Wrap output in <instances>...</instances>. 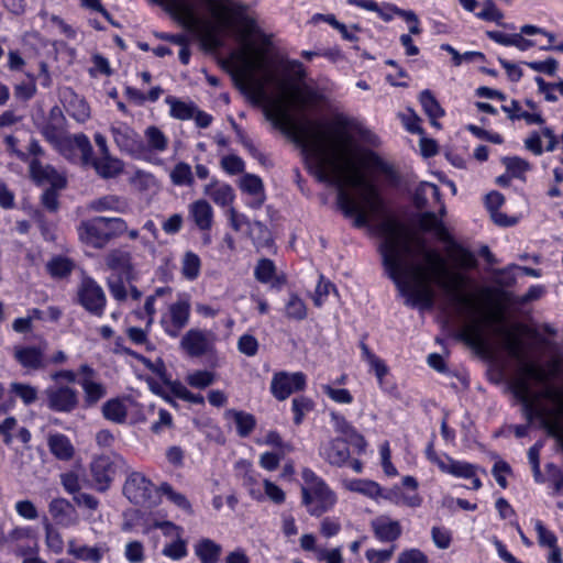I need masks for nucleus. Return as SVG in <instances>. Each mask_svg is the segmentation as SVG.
I'll list each match as a JSON object with an SVG mask.
<instances>
[{"label": "nucleus", "instance_id": "2", "mask_svg": "<svg viewBox=\"0 0 563 563\" xmlns=\"http://www.w3.org/2000/svg\"><path fill=\"white\" fill-rule=\"evenodd\" d=\"M380 232L384 236L380 246L383 263L400 292L407 297L406 303L432 307L434 291L431 283H435L472 314H479L463 328L461 338L467 345L483 350L486 345L483 324L503 323V307L494 303L484 309L475 297L462 294L464 276L450 271L445 260L437 251L428 249L426 240L411 233L404 224L388 218L380 223Z\"/></svg>", "mask_w": 563, "mask_h": 563}, {"label": "nucleus", "instance_id": "26", "mask_svg": "<svg viewBox=\"0 0 563 563\" xmlns=\"http://www.w3.org/2000/svg\"><path fill=\"white\" fill-rule=\"evenodd\" d=\"M222 547L211 539H202L195 545V553L201 563H218Z\"/></svg>", "mask_w": 563, "mask_h": 563}, {"label": "nucleus", "instance_id": "33", "mask_svg": "<svg viewBox=\"0 0 563 563\" xmlns=\"http://www.w3.org/2000/svg\"><path fill=\"white\" fill-rule=\"evenodd\" d=\"M131 253L114 249L104 257L106 265L112 271H129L131 268Z\"/></svg>", "mask_w": 563, "mask_h": 563}, {"label": "nucleus", "instance_id": "19", "mask_svg": "<svg viewBox=\"0 0 563 563\" xmlns=\"http://www.w3.org/2000/svg\"><path fill=\"white\" fill-rule=\"evenodd\" d=\"M321 455L334 466H343L349 462L350 450L346 442L342 439H334L322 445Z\"/></svg>", "mask_w": 563, "mask_h": 563}, {"label": "nucleus", "instance_id": "35", "mask_svg": "<svg viewBox=\"0 0 563 563\" xmlns=\"http://www.w3.org/2000/svg\"><path fill=\"white\" fill-rule=\"evenodd\" d=\"M448 254L451 260L460 267L471 268L476 266V258L468 250L456 244L455 242L448 247Z\"/></svg>", "mask_w": 563, "mask_h": 563}, {"label": "nucleus", "instance_id": "57", "mask_svg": "<svg viewBox=\"0 0 563 563\" xmlns=\"http://www.w3.org/2000/svg\"><path fill=\"white\" fill-rule=\"evenodd\" d=\"M386 499L393 500L397 505H406L411 508L419 507L422 503L421 497L418 494L408 496L402 492H394L385 496Z\"/></svg>", "mask_w": 563, "mask_h": 563}, {"label": "nucleus", "instance_id": "13", "mask_svg": "<svg viewBox=\"0 0 563 563\" xmlns=\"http://www.w3.org/2000/svg\"><path fill=\"white\" fill-rule=\"evenodd\" d=\"M214 335L211 331L190 329L180 340V347L191 357H199L211 352Z\"/></svg>", "mask_w": 563, "mask_h": 563}, {"label": "nucleus", "instance_id": "50", "mask_svg": "<svg viewBox=\"0 0 563 563\" xmlns=\"http://www.w3.org/2000/svg\"><path fill=\"white\" fill-rule=\"evenodd\" d=\"M234 421L240 437H247L255 427V418L251 413L233 411Z\"/></svg>", "mask_w": 563, "mask_h": 563}, {"label": "nucleus", "instance_id": "41", "mask_svg": "<svg viewBox=\"0 0 563 563\" xmlns=\"http://www.w3.org/2000/svg\"><path fill=\"white\" fill-rule=\"evenodd\" d=\"M10 390L16 397H19L25 406H30V405L34 404L37 399L36 387L29 385V384L16 383V382L11 383Z\"/></svg>", "mask_w": 563, "mask_h": 563}, {"label": "nucleus", "instance_id": "58", "mask_svg": "<svg viewBox=\"0 0 563 563\" xmlns=\"http://www.w3.org/2000/svg\"><path fill=\"white\" fill-rule=\"evenodd\" d=\"M324 394L338 404H351L353 397L351 393L345 388H333L330 385L322 386Z\"/></svg>", "mask_w": 563, "mask_h": 563}, {"label": "nucleus", "instance_id": "40", "mask_svg": "<svg viewBox=\"0 0 563 563\" xmlns=\"http://www.w3.org/2000/svg\"><path fill=\"white\" fill-rule=\"evenodd\" d=\"M170 106L172 117L178 120L192 119L196 112V107L192 103H186L175 98H167L166 100Z\"/></svg>", "mask_w": 563, "mask_h": 563}, {"label": "nucleus", "instance_id": "39", "mask_svg": "<svg viewBox=\"0 0 563 563\" xmlns=\"http://www.w3.org/2000/svg\"><path fill=\"white\" fill-rule=\"evenodd\" d=\"M250 235L256 247H266L272 244L271 232L262 222L253 221L249 223Z\"/></svg>", "mask_w": 563, "mask_h": 563}, {"label": "nucleus", "instance_id": "60", "mask_svg": "<svg viewBox=\"0 0 563 563\" xmlns=\"http://www.w3.org/2000/svg\"><path fill=\"white\" fill-rule=\"evenodd\" d=\"M221 167L230 175H238L243 172L244 162L236 155H228L221 159Z\"/></svg>", "mask_w": 563, "mask_h": 563}, {"label": "nucleus", "instance_id": "25", "mask_svg": "<svg viewBox=\"0 0 563 563\" xmlns=\"http://www.w3.org/2000/svg\"><path fill=\"white\" fill-rule=\"evenodd\" d=\"M331 418L334 422L336 432L347 437L351 441H353V444L358 449V451L363 452L366 448V441L364 437L358 434L343 416L332 412Z\"/></svg>", "mask_w": 563, "mask_h": 563}, {"label": "nucleus", "instance_id": "34", "mask_svg": "<svg viewBox=\"0 0 563 563\" xmlns=\"http://www.w3.org/2000/svg\"><path fill=\"white\" fill-rule=\"evenodd\" d=\"M420 102L424 112L430 118L431 123L435 126H439L437 119L444 115V110L441 108L432 92L430 90H423L420 93Z\"/></svg>", "mask_w": 563, "mask_h": 563}, {"label": "nucleus", "instance_id": "56", "mask_svg": "<svg viewBox=\"0 0 563 563\" xmlns=\"http://www.w3.org/2000/svg\"><path fill=\"white\" fill-rule=\"evenodd\" d=\"M74 144L81 153V159L85 164H88L93 156L92 145L87 135L79 133L73 137Z\"/></svg>", "mask_w": 563, "mask_h": 563}, {"label": "nucleus", "instance_id": "30", "mask_svg": "<svg viewBox=\"0 0 563 563\" xmlns=\"http://www.w3.org/2000/svg\"><path fill=\"white\" fill-rule=\"evenodd\" d=\"M344 487L354 493L362 494L368 498H377L380 496V487L377 483L369 479H351L344 482Z\"/></svg>", "mask_w": 563, "mask_h": 563}, {"label": "nucleus", "instance_id": "53", "mask_svg": "<svg viewBox=\"0 0 563 563\" xmlns=\"http://www.w3.org/2000/svg\"><path fill=\"white\" fill-rule=\"evenodd\" d=\"M240 187L250 195H264L262 179L255 175L246 174L242 179Z\"/></svg>", "mask_w": 563, "mask_h": 563}, {"label": "nucleus", "instance_id": "22", "mask_svg": "<svg viewBox=\"0 0 563 563\" xmlns=\"http://www.w3.org/2000/svg\"><path fill=\"white\" fill-rule=\"evenodd\" d=\"M195 224L202 231L210 230L213 222L212 207L207 200L199 199L189 206Z\"/></svg>", "mask_w": 563, "mask_h": 563}, {"label": "nucleus", "instance_id": "27", "mask_svg": "<svg viewBox=\"0 0 563 563\" xmlns=\"http://www.w3.org/2000/svg\"><path fill=\"white\" fill-rule=\"evenodd\" d=\"M439 188L431 183H421L413 196V203L418 209H423L430 205V201L441 202Z\"/></svg>", "mask_w": 563, "mask_h": 563}, {"label": "nucleus", "instance_id": "32", "mask_svg": "<svg viewBox=\"0 0 563 563\" xmlns=\"http://www.w3.org/2000/svg\"><path fill=\"white\" fill-rule=\"evenodd\" d=\"M494 332L498 335L504 336L505 349L508 354L517 360H521L522 357V342L521 340L512 332L508 331L506 328L498 325L494 329Z\"/></svg>", "mask_w": 563, "mask_h": 563}, {"label": "nucleus", "instance_id": "10", "mask_svg": "<svg viewBox=\"0 0 563 563\" xmlns=\"http://www.w3.org/2000/svg\"><path fill=\"white\" fill-rule=\"evenodd\" d=\"M189 317L190 303L180 299L169 305L167 312L161 319V324L169 336L177 338L188 324Z\"/></svg>", "mask_w": 563, "mask_h": 563}, {"label": "nucleus", "instance_id": "55", "mask_svg": "<svg viewBox=\"0 0 563 563\" xmlns=\"http://www.w3.org/2000/svg\"><path fill=\"white\" fill-rule=\"evenodd\" d=\"M213 380V374L207 371H196L187 377L188 384L196 388H206L211 385Z\"/></svg>", "mask_w": 563, "mask_h": 563}, {"label": "nucleus", "instance_id": "14", "mask_svg": "<svg viewBox=\"0 0 563 563\" xmlns=\"http://www.w3.org/2000/svg\"><path fill=\"white\" fill-rule=\"evenodd\" d=\"M47 407L56 412H71L78 406V394L69 386H53L44 391Z\"/></svg>", "mask_w": 563, "mask_h": 563}, {"label": "nucleus", "instance_id": "23", "mask_svg": "<svg viewBox=\"0 0 563 563\" xmlns=\"http://www.w3.org/2000/svg\"><path fill=\"white\" fill-rule=\"evenodd\" d=\"M47 445L49 452L59 461H69L75 454L70 440L62 433L48 434Z\"/></svg>", "mask_w": 563, "mask_h": 563}, {"label": "nucleus", "instance_id": "17", "mask_svg": "<svg viewBox=\"0 0 563 563\" xmlns=\"http://www.w3.org/2000/svg\"><path fill=\"white\" fill-rule=\"evenodd\" d=\"M48 512L53 520L62 527H71L77 523L76 509L65 498H54L48 504Z\"/></svg>", "mask_w": 563, "mask_h": 563}, {"label": "nucleus", "instance_id": "38", "mask_svg": "<svg viewBox=\"0 0 563 563\" xmlns=\"http://www.w3.org/2000/svg\"><path fill=\"white\" fill-rule=\"evenodd\" d=\"M73 268V262L63 256L53 257L46 264V269L53 278H64L71 273Z\"/></svg>", "mask_w": 563, "mask_h": 563}, {"label": "nucleus", "instance_id": "43", "mask_svg": "<svg viewBox=\"0 0 563 563\" xmlns=\"http://www.w3.org/2000/svg\"><path fill=\"white\" fill-rule=\"evenodd\" d=\"M162 553L174 561L181 560L188 553L187 541L184 540L181 536L177 537L175 540L164 545Z\"/></svg>", "mask_w": 563, "mask_h": 563}, {"label": "nucleus", "instance_id": "63", "mask_svg": "<svg viewBox=\"0 0 563 563\" xmlns=\"http://www.w3.org/2000/svg\"><path fill=\"white\" fill-rule=\"evenodd\" d=\"M477 16L486 21L499 23L504 18V14L496 8L492 0H485L484 9L477 13Z\"/></svg>", "mask_w": 563, "mask_h": 563}, {"label": "nucleus", "instance_id": "45", "mask_svg": "<svg viewBox=\"0 0 563 563\" xmlns=\"http://www.w3.org/2000/svg\"><path fill=\"white\" fill-rule=\"evenodd\" d=\"M285 311L290 319L303 320L307 317V306L296 294L290 295Z\"/></svg>", "mask_w": 563, "mask_h": 563}, {"label": "nucleus", "instance_id": "3", "mask_svg": "<svg viewBox=\"0 0 563 563\" xmlns=\"http://www.w3.org/2000/svg\"><path fill=\"white\" fill-rule=\"evenodd\" d=\"M520 373L521 376L512 382L511 389L515 397L522 404L523 415L528 420L527 424L530 426L533 419L537 418L540 420L542 428L547 430V419L549 417L548 407L538 404L536 399L532 398L529 378L538 383H548L551 378V374L542 366L533 363H522Z\"/></svg>", "mask_w": 563, "mask_h": 563}, {"label": "nucleus", "instance_id": "20", "mask_svg": "<svg viewBox=\"0 0 563 563\" xmlns=\"http://www.w3.org/2000/svg\"><path fill=\"white\" fill-rule=\"evenodd\" d=\"M87 165H91L96 173L102 178H113L123 170V163L119 158L108 155H100L99 158L92 156Z\"/></svg>", "mask_w": 563, "mask_h": 563}, {"label": "nucleus", "instance_id": "49", "mask_svg": "<svg viewBox=\"0 0 563 563\" xmlns=\"http://www.w3.org/2000/svg\"><path fill=\"white\" fill-rule=\"evenodd\" d=\"M361 350L364 358L369 366L375 371L376 377L382 383L384 376L388 373V368L385 363L378 358L365 343H361Z\"/></svg>", "mask_w": 563, "mask_h": 563}, {"label": "nucleus", "instance_id": "9", "mask_svg": "<svg viewBox=\"0 0 563 563\" xmlns=\"http://www.w3.org/2000/svg\"><path fill=\"white\" fill-rule=\"evenodd\" d=\"M112 137L121 152L133 157H141L146 153V145L142 137L128 124L119 122L110 128Z\"/></svg>", "mask_w": 563, "mask_h": 563}, {"label": "nucleus", "instance_id": "31", "mask_svg": "<svg viewBox=\"0 0 563 563\" xmlns=\"http://www.w3.org/2000/svg\"><path fill=\"white\" fill-rule=\"evenodd\" d=\"M103 417L115 423H123L126 419V407L122 400L114 398L106 401L102 406Z\"/></svg>", "mask_w": 563, "mask_h": 563}, {"label": "nucleus", "instance_id": "15", "mask_svg": "<svg viewBox=\"0 0 563 563\" xmlns=\"http://www.w3.org/2000/svg\"><path fill=\"white\" fill-rule=\"evenodd\" d=\"M80 303L91 313L101 316L106 306L102 288L92 279L82 282L78 292Z\"/></svg>", "mask_w": 563, "mask_h": 563}, {"label": "nucleus", "instance_id": "29", "mask_svg": "<svg viewBox=\"0 0 563 563\" xmlns=\"http://www.w3.org/2000/svg\"><path fill=\"white\" fill-rule=\"evenodd\" d=\"M555 408H549V417L547 419V432L551 437L563 439V424L561 417L563 416V394L562 398L555 402Z\"/></svg>", "mask_w": 563, "mask_h": 563}, {"label": "nucleus", "instance_id": "46", "mask_svg": "<svg viewBox=\"0 0 563 563\" xmlns=\"http://www.w3.org/2000/svg\"><path fill=\"white\" fill-rule=\"evenodd\" d=\"M44 529H45V541L46 545L49 550H52L54 553H60L64 548V542L62 534L57 529H55L51 522L45 518L43 521Z\"/></svg>", "mask_w": 563, "mask_h": 563}, {"label": "nucleus", "instance_id": "51", "mask_svg": "<svg viewBox=\"0 0 563 563\" xmlns=\"http://www.w3.org/2000/svg\"><path fill=\"white\" fill-rule=\"evenodd\" d=\"M331 291L338 295L335 286L330 280H325L323 276H320L319 283L312 296L313 303L317 307H321Z\"/></svg>", "mask_w": 563, "mask_h": 563}, {"label": "nucleus", "instance_id": "4", "mask_svg": "<svg viewBox=\"0 0 563 563\" xmlns=\"http://www.w3.org/2000/svg\"><path fill=\"white\" fill-rule=\"evenodd\" d=\"M126 231L128 223L122 218L93 217L81 221L78 227V236L88 246L103 249L111 240Z\"/></svg>", "mask_w": 563, "mask_h": 563}, {"label": "nucleus", "instance_id": "61", "mask_svg": "<svg viewBox=\"0 0 563 563\" xmlns=\"http://www.w3.org/2000/svg\"><path fill=\"white\" fill-rule=\"evenodd\" d=\"M397 563H429V560L422 551L409 549L398 555Z\"/></svg>", "mask_w": 563, "mask_h": 563}, {"label": "nucleus", "instance_id": "47", "mask_svg": "<svg viewBox=\"0 0 563 563\" xmlns=\"http://www.w3.org/2000/svg\"><path fill=\"white\" fill-rule=\"evenodd\" d=\"M158 492L166 496L177 507L187 512H191V505L186 496L176 492L168 483L161 484Z\"/></svg>", "mask_w": 563, "mask_h": 563}, {"label": "nucleus", "instance_id": "37", "mask_svg": "<svg viewBox=\"0 0 563 563\" xmlns=\"http://www.w3.org/2000/svg\"><path fill=\"white\" fill-rule=\"evenodd\" d=\"M164 384L169 388V390L178 398L186 400L191 404L202 405L205 402V398L200 394H192L187 389L185 385L180 382L169 380L164 378Z\"/></svg>", "mask_w": 563, "mask_h": 563}, {"label": "nucleus", "instance_id": "64", "mask_svg": "<svg viewBox=\"0 0 563 563\" xmlns=\"http://www.w3.org/2000/svg\"><path fill=\"white\" fill-rule=\"evenodd\" d=\"M18 515L26 520H35L38 517L35 505L29 500H20L15 504Z\"/></svg>", "mask_w": 563, "mask_h": 563}, {"label": "nucleus", "instance_id": "59", "mask_svg": "<svg viewBox=\"0 0 563 563\" xmlns=\"http://www.w3.org/2000/svg\"><path fill=\"white\" fill-rule=\"evenodd\" d=\"M238 349L246 356H254L258 350V342L251 334H243L238 341Z\"/></svg>", "mask_w": 563, "mask_h": 563}, {"label": "nucleus", "instance_id": "28", "mask_svg": "<svg viewBox=\"0 0 563 563\" xmlns=\"http://www.w3.org/2000/svg\"><path fill=\"white\" fill-rule=\"evenodd\" d=\"M203 192L208 195L214 203L227 207L232 205L234 200V191L230 185L222 184H210L207 185L203 189Z\"/></svg>", "mask_w": 563, "mask_h": 563}, {"label": "nucleus", "instance_id": "48", "mask_svg": "<svg viewBox=\"0 0 563 563\" xmlns=\"http://www.w3.org/2000/svg\"><path fill=\"white\" fill-rule=\"evenodd\" d=\"M145 136L151 150L163 152L167 148L168 140L165 134L156 126L152 125L145 130Z\"/></svg>", "mask_w": 563, "mask_h": 563}, {"label": "nucleus", "instance_id": "44", "mask_svg": "<svg viewBox=\"0 0 563 563\" xmlns=\"http://www.w3.org/2000/svg\"><path fill=\"white\" fill-rule=\"evenodd\" d=\"M200 267L201 262L197 254L187 252L184 255L181 273L187 279H196L199 276Z\"/></svg>", "mask_w": 563, "mask_h": 563}, {"label": "nucleus", "instance_id": "11", "mask_svg": "<svg viewBox=\"0 0 563 563\" xmlns=\"http://www.w3.org/2000/svg\"><path fill=\"white\" fill-rule=\"evenodd\" d=\"M78 384L84 391V401L87 407H92L106 395V386L97 380V372L88 364H81L78 368Z\"/></svg>", "mask_w": 563, "mask_h": 563}, {"label": "nucleus", "instance_id": "54", "mask_svg": "<svg viewBox=\"0 0 563 563\" xmlns=\"http://www.w3.org/2000/svg\"><path fill=\"white\" fill-rule=\"evenodd\" d=\"M312 401L306 397H298L292 399V411L295 412L294 422L299 426L306 412L312 409Z\"/></svg>", "mask_w": 563, "mask_h": 563}, {"label": "nucleus", "instance_id": "5", "mask_svg": "<svg viewBox=\"0 0 563 563\" xmlns=\"http://www.w3.org/2000/svg\"><path fill=\"white\" fill-rule=\"evenodd\" d=\"M338 187V205L346 217L354 216V225L357 228L365 227L368 223L369 216L379 211L380 199L376 196V208L372 209L367 206L365 199L361 196V189L358 190V198L353 197L347 190L351 187L347 184H334Z\"/></svg>", "mask_w": 563, "mask_h": 563}, {"label": "nucleus", "instance_id": "24", "mask_svg": "<svg viewBox=\"0 0 563 563\" xmlns=\"http://www.w3.org/2000/svg\"><path fill=\"white\" fill-rule=\"evenodd\" d=\"M376 538L384 542L395 541L401 534V527L398 521L386 518H378L372 522Z\"/></svg>", "mask_w": 563, "mask_h": 563}, {"label": "nucleus", "instance_id": "36", "mask_svg": "<svg viewBox=\"0 0 563 563\" xmlns=\"http://www.w3.org/2000/svg\"><path fill=\"white\" fill-rule=\"evenodd\" d=\"M439 468L444 473H450L456 477H474L476 474V466L467 463L450 460V463H439Z\"/></svg>", "mask_w": 563, "mask_h": 563}, {"label": "nucleus", "instance_id": "8", "mask_svg": "<svg viewBox=\"0 0 563 563\" xmlns=\"http://www.w3.org/2000/svg\"><path fill=\"white\" fill-rule=\"evenodd\" d=\"M153 493V484L140 472L131 473L123 485L124 496L134 505L142 507H151L155 504Z\"/></svg>", "mask_w": 563, "mask_h": 563}, {"label": "nucleus", "instance_id": "1", "mask_svg": "<svg viewBox=\"0 0 563 563\" xmlns=\"http://www.w3.org/2000/svg\"><path fill=\"white\" fill-rule=\"evenodd\" d=\"M221 31L236 37L242 47L232 53L236 66L232 71L235 86L255 103H266V118L307 153V165L319 181L347 184L361 189V196L372 209L376 208L375 186L366 179L363 168L382 173L390 184H397L396 168L372 151H363L352 133L354 122L344 114H335L325 131L319 121H295L290 107L303 110L318 104L319 93L308 86H299L305 69L299 60H282L276 69L267 67L269 37L256 47L250 37L257 33L254 19L234 0H199ZM166 11L185 29L199 37L206 51L222 46L216 30L196 14L191 0H166Z\"/></svg>", "mask_w": 563, "mask_h": 563}, {"label": "nucleus", "instance_id": "16", "mask_svg": "<svg viewBox=\"0 0 563 563\" xmlns=\"http://www.w3.org/2000/svg\"><path fill=\"white\" fill-rule=\"evenodd\" d=\"M108 552L106 545L90 547L81 544L75 539L67 542V553L76 560L91 563H99L103 559L104 553Z\"/></svg>", "mask_w": 563, "mask_h": 563}, {"label": "nucleus", "instance_id": "18", "mask_svg": "<svg viewBox=\"0 0 563 563\" xmlns=\"http://www.w3.org/2000/svg\"><path fill=\"white\" fill-rule=\"evenodd\" d=\"M87 209L92 212H115V213H125L129 210L128 200L118 195H104L99 198L91 200Z\"/></svg>", "mask_w": 563, "mask_h": 563}, {"label": "nucleus", "instance_id": "62", "mask_svg": "<svg viewBox=\"0 0 563 563\" xmlns=\"http://www.w3.org/2000/svg\"><path fill=\"white\" fill-rule=\"evenodd\" d=\"M125 558L131 563L144 561V548L140 541H131L125 545Z\"/></svg>", "mask_w": 563, "mask_h": 563}, {"label": "nucleus", "instance_id": "52", "mask_svg": "<svg viewBox=\"0 0 563 563\" xmlns=\"http://www.w3.org/2000/svg\"><path fill=\"white\" fill-rule=\"evenodd\" d=\"M276 267L273 261L268 258H262L257 262L254 271L255 278L261 283H268L275 275Z\"/></svg>", "mask_w": 563, "mask_h": 563}, {"label": "nucleus", "instance_id": "6", "mask_svg": "<svg viewBox=\"0 0 563 563\" xmlns=\"http://www.w3.org/2000/svg\"><path fill=\"white\" fill-rule=\"evenodd\" d=\"M125 464L124 459L114 453L96 457L91 463L90 470L97 485V490L106 492L117 472L125 467Z\"/></svg>", "mask_w": 563, "mask_h": 563}, {"label": "nucleus", "instance_id": "42", "mask_svg": "<svg viewBox=\"0 0 563 563\" xmlns=\"http://www.w3.org/2000/svg\"><path fill=\"white\" fill-rule=\"evenodd\" d=\"M170 179L173 184L177 186L192 185L194 176L191 167L187 163L183 162L176 164L170 172Z\"/></svg>", "mask_w": 563, "mask_h": 563}, {"label": "nucleus", "instance_id": "21", "mask_svg": "<svg viewBox=\"0 0 563 563\" xmlns=\"http://www.w3.org/2000/svg\"><path fill=\"white\" fill-rule=\"evenodd\" d=\"M14 357L29 369L36 371L45 367L43 351L35 346L15 347Z\"/></svg>", "mask_w": 563, "mask_h": 563}, {"label": "nucleus", "instance_id": "7", "mask_svg": "<svg viewBox=\"0 0 563 563\" xmlns=\"http://www.w3.org/2000/svg\"><path fill=\"white\" fill-rule=\"evenodd\" d=\"M301 497L308 512L314 517H320L330 510L336 501L335 494L325 483H318L312 487H301Z\"/></svg>", "mask_w": 563, "mask_h": 563}, {"label": "nucleus", "instance_id": "12", "mask_svg": "<svg viewBox=\"0 0 563 563\" xmlns=\"http://www.w3.org/2000/svg\"><path fill=\"white\" fill-rule=\"evenodd\" d=\"M306 376L301 372H278L273 376L271 391L278 400L287 399L292 393L303 390Z\"/></svg>", "mask_w": 563, "mask_h": 563}]
</instances>
